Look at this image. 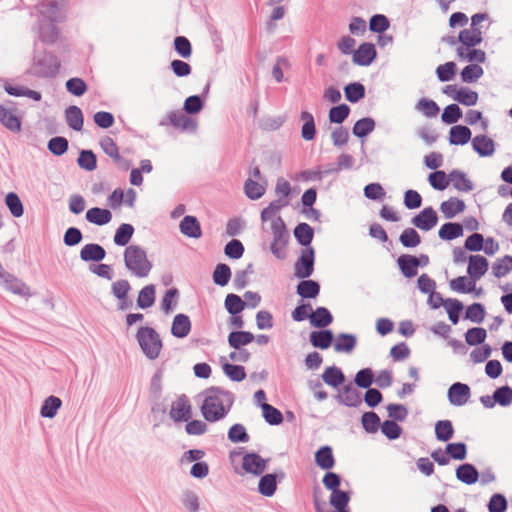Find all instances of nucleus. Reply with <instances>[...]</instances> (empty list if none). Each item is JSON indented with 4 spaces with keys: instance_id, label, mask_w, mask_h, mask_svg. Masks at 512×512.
I'll return each mask as SVG.
<instances>
[{
    "instance_id": "nucleus-1",
    "label": "nucleus",
    "mask_w": 512,
    "mask_h": 512,
    "mask_svg": "<svg viewBox=\"0 0 512 512\" xmlns=\"http://www.w3.org/2000/svg\"><path fill=\"white\" fill-rule=\"evenodd\" d=\"M487 20L486 14H475L471 18V24L468 28L461 30L458 34L459 46L456 53L459 59L468 62L485 63L486 52L482 49H477L483 40L480 24Z\"/></svg>"
},
{
    "instance_id": "nucleus-2",
    "label": "nucleus",
    "mask_w": 512,
    "mask_h": 512,
    "mask_svg": "<svg viewBox=\"0 0 512 512\" xmlns=\"http://www.w3.org/2000/svg\"><path fill=\"white\" fill-rule=\"evenodd\" d=\"M233 404V396L230 392L212 388L206 391L201 407L204 418L214 422L223 418Z\"/></svg>"
},
{
    "instance_id": "nucleus-3",
    "label": "nucleus",
    "mask_w": 512,
    "mask_h": 512,
    "mask_svg": "<svg viewBox=\"0 0 512 512\" xmlns=\"http://www.w3.org/2000/svg\"><path fill=\"white\" fill-rule=\"evenodd\" d=\"M127 268L137 277H147L152 269V263L146 252L136 245H130L124 253Z\"/></svg>"
},
{
    "instance_id": "nucleus-4",
    "label": "nucleus",
    "mask_w": 512,
    "mask_h": 512,
    "mask_svg": "<svg viewBox=\"0 0 512 512\" xmlns=\"http://www.w3.org/2000/svg\"><path fill=\"white\" fill-rule=\"evenodd\" d=\"M137 339L148 358L155 359L159 356L162 343L158 334L152 328L142 327L139 329Z\"/></svg>"
},
{
    "instance_id": "nucleus-5",
    "label": "nucleus",
    "mask_w": 512,
    "mask_h": 512,
    "mask_svg": "<svg viewBox=\"0 0 512 512\" xmlns=\"http://www.w3.org/2000/svg\"><path fill=\"white\" fill-rule=\"evenodd\" d=\"M442 92L453 101L464 106H474L478 102V93L466 86L458 84L446 85Z\"/></svg>"
},
{
    "instance_id": "nucleus-6",
    "label": "nucleus",
    "mask_w": 512,
    "mask_h": 512,
    "mask_svg": "<svg viewBox=\"0 0 512 512\" xmlns=\"http://www.w3.org/2000/svg\"><path fill=\"white\" fill-rule=\"evenodd\" d=\"M450 289L458 294H471L480 297L483 294V288L477 286V281L469 276H458L449 281Z\"/></svg>"
},
{
    "instance_id": "nucleus-7",
    "label": "nucleus",
    "mask_w": 512,
    "mask_h": 512,
    "mask_svg": "<svg viewBox=\"0 0 512 512\" xmlns=\"http://www.w3.org/2000/svg\"><path fill=\"white\" fill-rule=\"evenodd\" d=\"M428 262L429 258L426 255L420 257L402 255L397 260L401 272L408 278L417 275L419 266H426Z\"/></svg>"
},
{
    "instance_id": "nucleus-8",
    "label": "nucleus",
    "mask_w": 512,
    "mask_h": 512,
    "mask_svg": "<svg viewBox=\"0 0 512 512\" xmlns=\"http://www.w3.org/2000/svg\"><path fill=\"white\" fill-rule=\"evenodd\" d=\"M314 271V251L307 248L302 251L294 266V273L297 278H308Z\"/></svg>"
},
{
    "instance_id": "nucleus-9",
    "label": "nucleus",
    "mask_w": 512,
    "mask_h": 512,
    "mask_svg": "<svg viewBox=\"0 0 512 512\" xmlns=\"http://www.w3.org/2000/svg\"><path fill=\"white\" fill-rule=\"evenodd\" d=\"M192 414V407L185 396L177 397L171 405L170 416L177 422L187 421Z\"/></svg>"
},
{
    "instance_id": "nucleus-10",
    "label": "nucleus",
    "mask_w": 512,
    "mask_h": 512,
    "mask_svg": "<svg viewBox=\"0 0 512 512\" xmlns=\"http://www.w3.org/2000/svg\"><path fill=\"white\" fill-rule=\"evenodd\" d=\"M412 223L420 230L429 231L438 223L437 212L432 207H426L412 219Z\"/></svg>"
},
{
    "instance_id": "nucleus-11",
    "label": "nucleus",
    "mask_w": 512,
    "mask_h": 512,
    "mask_svg": "<svg viewBox=\"0 0 512 512\" xmlns=\"http://www.w3.org/2000/svg\"><path fill=\"white\" fill-rule=\"evenodd\" d=\"M488 260L479 254L470 255L468 257L467 274L476 281L480 280L488 271Z\"/></svg>"
},
{
    "instance_id": "nucleus-12",
    "label": "nucleus",
    "mask_w": 512,
    "mask_h": 512,
    "mask_svg": "<svg viewBox=\"0 0 512 512\" xmlns=\"http://www.w3.org/2000/svg\"><path fill=\"white\" fill-rule=\"evenodd\" d=\"M466 209L465 201L459 197L452 196L440 204V211L447 219L456 217Z\"/></svg>"
},
{
    "instance_id": "nucleus-13",
    "label": "nucleus",
    "mask_w": 512,
    "mask_h": 512,
    "mask_svg": "<svg viewBox=\"0 0 512 512\" xmlns=\"http://www.w3.org/2000/svg\"><path fill=\"white\" fill-rule=\"evenodd\" d=\"M376 55V48L373 44L363 43L354 51L353 61L357 65L368 66L376 58Z\"/></svg>"
},
{
    "instance_id": "nucleus-14",
    "label": "nucleus",
    "mask_w": 512,
    "mask_h": 512,
    "mask_svg": "<svg viewBox=\"0 0 512 512\" xmlns=\"http://www.w3.org/2000/svg\"><path fill=\"white\" fill-rule=\"evenodd\" d=\"M449 401L455 406L466 404L470 398V388L463 383H454L448 390Z\"/></svg>"
},
{
    "instance_id": "nucleus-15",
    "label": "nucleus",
    "mask_w": 512,
    "mask_h": 512,
    "mask_svg": "<svg viewBox=\"0 0 512 512\" xmlns=\"http://www.w3.org/2000/svg\"><path fill=\"white\" fill-rule=\"evenodd\" d=\"M286 205L285 202L277 201L275 203H271L267 208H265L262 211L261 217L263 221L273 220V225L275 228V234L281 235L282 231L284 230V223L281 220V218H275L278 211Z\"/></svg>"
},
{
    "instance_id": "nucleus-16",
    "label": "nucleus",
    "mask_w": 512,
    "mask_h": 512,
    "mask_svg": "<svg viewBox=\"0 0 512 512\" xmlns=\"http://www.w3.org/2000/svg\"><path fill=\"white\" fill-rule=\"evenodd\" d=\"M85 217L88 222L103 226L111 222L112 213L106 208L92 207L87 210Z\"/></svg>"
},
{
    "instance_id": "nucleus-17",
    "label": "nucleus",
    "mask_w": 512,
    "mask_h": 512,
    "mask_svg": "<svg viewBox=\"0 0 512 512\" xmlns=\"http://www.w3.org/2000/svg\"><path fill=\"white\" fill-rule=\"evenodd\" d=\"M472 136L471 130L464 125H454L449 130V142L452 145H465Z\"/></svg>"
},
{
    "instance_id": "nucleus-18",
    "label": "nucleus",
    "mask_w": 512,
    "mask_h": 512,
    "mask_svg": "<svg viewBox=\"0 0 512 512\" xmlns=\"http://www.w3.org/2000/svg\"><path fill=\"white\" fill-rule=\"evenodd\" d=\"M444 310L447 313L448 319L453 325L458 324L460 316L464 310L463 303L457 298H446Z\"/></svg>"
},
{
    "instance_id": "nucleus-19",
    "label": "nucleus",
    "mask_w": 512,
    "mask_h": 512,
    "mask_svg": "<svg viewBox=\"0 0 512 512\" xmlns=\"http://www.w3.org/2000/svg\"><path fill=\"white\" fill-rule=\"evenodd\" d=\"M464 234L463 226L460 223L456 222H448L443 224L439 231L438 235L442 240L451 241L462 237Z\"/></svg>"
},
{
    "instance_id": "nucleus-20",
    "label": "nucleus",
    "mask_w": 512,
    "mask_h": 512,
    "mask_svg": "<svg viewBox=\"0 0 512 512\" xmlns=\"http://www.w3.org/2000/svg\"><path fill=\"white\" fill-rule=\"evenodd\" d=\"M450 183L460 192H469L473 189L472 181L465 173L459 170H452L450 172Z\"/></svg>"
},
{
    "instance_id": "nucleus-21",
    "label": "nucleus",
    "mask_w": 512,
    "mask_h": 512,
    "mask_svg": "<svg viewBox=\"0 0 512 512\" xmlns=\"http://www.w3.org/2000/svg\"><path fill=\"white\" fill-rule=\"evenodd\" d=\"M315 461L317 465L324 470L333 468L335 458L332 449L328 446L321 447L315 454Z\"/></svg>"
},
{
    "instance_id": "nucleus-22",
    "label": "nucleus",
    "mask_w": 512,
    "mask_h": 512,
    "mask_svg": "<svg viewBox=\"0 0 512 512\" xmlns=\"http://www.w3.org/2000/svg\"><path fill=\"white\" fill-rule=\"evenodd\" d=\"M243 468L245 471L259 474L264 471L266 467L265 461L256 454H248L243 458Z\"/></svg>"
},
{
    "instance_id": "nucleus-23",
    "label": "nucleus",
    "mask_w": 512,
    "mask_h": 512,
    "mask_svg": "<svg viewBox=\"0 0 512 512\" xmlns=\"http://www.w3.org/2000/svg\"><path fill=\"white\" fill-rule=\"evenodd\" d=\"M483 74V68L480 65L471 62L461 70L460 77L464 83H473L479 80Z\"/></svg>"
},
{
    "instance_id": "nucleus-24",
    "label": "nucleus",
    "mask_w": 512,
    "mask_h": 512,
    "mask_svg": "<svg viewBox=\"0 0 512 512\" xmlns=\"http://www.w3.org/2000/svg\"><path fill=\"white\" fill-rule=\"evenodd\" d=\"M472 145L474 150L481 156H490L494 152V142L487 136H476Z\"/></svg>"
},
{
    "instance_id": "nucleus-25",
    "label": "nucleus",
    "mask_w": 512,
    "mask_h": 512,
    "mask_svg": "<svg viewBox=\"0 0 512 512\" xmlns=\"http://www.w3.org/2000/svg\"><path fill=\"white\" fill-rule=\"evenodd\" d=\"M428 181L430 185L439 191H443L450 185V173L443 170H436L429 174Z\"/></svg>"
},
{
    "instance_id": "nucleus-26",
    "label": "nucleus",
    "mask_w": 512,
    "mask_h": 512,
    "mask_svg": "<svg viewBox=\"0 0 512 512\" xmlns=\"http://www.w3.org/2000/svg\"><path fill=\"white\" fill-rule=\"evenodd\" d=\"M181 232L189 237L201 236V228L198 220L192 216H186L180 223Z\"/></svg>"
},
{
    "instance_id": "nucleus-27",
    "label": "nucleus",
    "mask_w": 512,
    "mask_h": 512,
    "mask_svg": "<svg viewBox=\"0 0 512 512\" xmlns=\"http://www.w3.org/2000/svg\"><path fill=\"white\" fill-rule=\"evenodd\" d=\"M333 317L324 307L317 308L311 312L310 322L314 327H326L331 324Z\"/></svg>"
},
{
    "instance_id": "nucleus-28",
    "label": "nucleus",
    "mask_w": 512,
    "mask_h": 512,
    "mask_svg": "<svg viewBox=\"0 0 512 512\" xmlns=\"http://www.w3.org/2000/svg\"><path fill=\"white\" fill-rule=\"evenodd\" d=\"M320 292V285L313 280H303L297 286V293L302 298H316Z\"/></svg>"
},
{
    "instance_id": "nucleus-29",
    "label": "nucleus",
    "mask_w": 512,
    "mask_h": 512,
    "mask_svg": "<svg viewBox=\"0 0 512 512\" xmlns=\"http://www.w3.org/2000/svg\"><path fill=\"white\" fill-rule=\"evenodd\" d=\"M486 317V309L481 303H472L465 309V318L473 323H482Z\"/></svg>"
},
{
    "instance_id": "nucleus-30",
    "label": "nucleus",
    "mask_w": 512,
    "mask_h": 512,
    "mask_svg": "<svg viewBox=\"0 0 512 512\" xmlns=\"http://www.w3.org/2000/svg\"><path fill=\"white\" fill-rule=\"evenodd\" d=\"M191 330V323L187 316L177 315L172 324V333L176 337L182 338L189 334Z\"/></svg>"
},
{
    "instance_id": "nucleus-31",
    "label": "nucleus",
    "mask_w": 512,
    "mask_h": 512,
    "mask_svg": "<svg viewBox=\"0 0 512 512\" xmlns=\"http://www.w3.org/2000/svg\"><path fill=\"white\" fill-rule=\"evenodd\" d=\"M333 340V334L328 330L314 331L310 335V341L316 348L327 349Z\"/></svg>"
},
{
    "instance_id": "nucleus-32",
    "label": "nucleus",
    "mask_w": 512,
    "mask_h": 512,
    "mask_svg": "<svg viewBox=\"0 0 512 512\" xmlns=\"http://www.w3.org/2000/svg\"><path fill=\"white\" fill-rule=\"evenodd\" d=\"M254 340V335L247 331H236L230 333L228 342L231 347L239 349L242 346L248 345Z\"/></svg>"
},
{
    "instance_id": "nucleus-33",
    "label": "nucleus",
    "mask_w": 512,
    "mask_h": 512,
    "mask_svg": "<svg viewBox=\"0 0 512 512\" xmlns=\"http://www.w3.org/2000/svg\"><path fill=\"white\" fill-rule=\"evenodd\" d=\"M456 476L460 481L466 484H474L477 482L479 474L474 466L471 464H464L457 469Z\"/></svg>"
},
{
    "instance_id": "nucleus-34",
    "label": "nucleus",
    "mask_w": 512,
    "mask_h": 512,
    "mask_svg": "<svg viewBox=\"0 0 512 512\" xmlns=\"http://www.w3.org/2000/svg\"><path fill=\"white\" fill-rule=\"evenodd\" d=\"M105 256L104 249L97 244L85 245L81 250V258L86 261H99Z\"/></svg>"
},
{
    "instance_id": "nucleus-35",
    "label": "nucleus",
    "mask_w": 512,
    "mask_h": 512,
    "mask_svg": "<svg viewBox=\"0 0 512 512\" xmlns=\"http://www.w3.org/2000/svg\"><path fill=\"white\" fill-rule=\"evenodd\" d=\"M65 116H66V121H67L68 125L72 129L77 130V131H80L82 129L83 115H82V111L78 107H76V106L69 107L66 110Z\"/></svg>"
},
{
    "instance_id": "nucleus-36",
    "label": "nucleus",
    "mask_w": 512,
    "mask_h": 512,
    "mask_svg": "<svg viewBox=\"0 0 512 512\" xmlns=\"http://www.w3.org/2000/svg\"><path fill=\"white\" fill-rule=\"evenodd\" d=\"M457 72V65L453 61L441 64L436 69V75L441 82H448L454 79Z\"/></svg>"
},
{
    "instance_id": "nucleus-37",
    "label": "nucleus",
    "mask_w": 512,
    "mask_h": 512,
    "mask_svg": "<svg viewBox=\"0 0 512 512\" xmlns=\"http://www.w3.org/2000/svg\"><path fill=\"white\" fill-rule=\"evenodd\" d=\"M322 378L327 385H330L333 387H337V386L341 385L345 380V377H344L342 371L336 367L327 368L324 371Z\"/></svg>"
},
{
    "instance_id": "nucleus-38",
    "label": "nucleus",
    "mask_w": 512,
    "mask_h": 512,
    "mask_svg": "<svg viewBox=\"0 0 512 512\" xmlns=\"http://www.w3.org/2000/svg\"><path fill=\"white\" fill-rule=\"evenodd\" d=\"M487 338V332L484 328L473 327L465 333V341L470 346L482 344Z\"/></svg>"
},
{
    "instance_id": "nucleus-39",
    "label": "nucleus",
    "mask_w": 512,
    "mask_h": 512,
    "mask_svg": "<svg viewBox=\"0 0 512 512\" xmlns=\"http://www.w3.org/2000/svg\"><path fill=\"white\" fill-rule=\"evenodd\" d=\"M416 109L426 117H436L439 113V106L433 100L422 98L416 104Z\"/></svg>"
},
{
    "instance_id": "nucleus-40",
    "label": "nucleus",
    "mask_w": 512,
    "mask_h": 512,
    "mask_svg": "<svg viewBox=\"0 0 512 512\" xmlns=\"http://www.w3.org/2000/svg\"><path fill=\"white\" fill-rule=\"evenodd\" d=\"M339 400L341 403L351 407L361 403V397L358 391L352 387L343 389L339 394Z\"/></svg>"
},
{
    "instance_id": "nucleus-41",
    "label": "nucleus",
    "mask_w": 512,
    "mask_h": 512,
    "mask_svg": "<svg viewBox=\"0 0 512 512\" xmlns=\"http://www.w3.org/2000/svg\"><path fill=\"white\" fill-rule=\"evenodd\" d=\"M0 121L4 126L12 131H18L21 126L18 117L13 112L5 108L0 109Z\"/></svg>"
},
{
    "instance_id": "nucleus-42",
    "label": "nucleus",
    "mask_w": 512,
    "mask_h": 512,
    "mask_svg": "<svg viewBox=\"0 0 512 512\" xmlns=\"http://www.w3.org/2000/svg\"><path fill=\"white\" fill-rule=\"evenodd\" d=\"M462 117V110L457 104H450L444 108L441 119L445 124H454Z\"/></svg>"
},
{
    "instance_id": "nucleus-43",
    "label": "nucleus",
    "mask_w": 512,
    "mask_h": 512,
    "mask_svg": "<svg viewBox=\"0 0 512 512\" xmlns=\"http://www.w3.org/2000/svg\"><path fill=\"white\" fill-rule=\"evenodd\" d=\"M225 308L229 313L236 315L245 308L243 299L236 294H228L225 299Z\"/></svg>"
},
{
    "instance_id": "nucleus-44",
    "label": "nucleus",
    "mask_w": 512,
    "mask_h": 512,
    "mask_svg": "<svg viewBox=\"0 0 512 512\" xmlns=\"http://www.w3.org/2000/svg\"><path fill=\"white\" fill-rule=\"evenodd\" d=\"M294 235L302 245H309L313 239V229L306 223L299 224L295 230Z\"/></svg>"
},
{
    "instance_id": "nucleus-45",
    "label": "nucleus",
    "mask_w": 512,
    "mask_h": 512,
    "mask_svg": "<svg viewBox=\"0 0 512 512\" xmlns=\"http://www.w3.org/2000/svg\"><path fill=\"white\" fill-rule=\"evenodd\" d=\"M78 165L88 171H93L97 167V159L95 154L90 150H83L80 152L78 158Z\"/></svg>"
},
{
    "instance_id": "nucleus-46",
    "label": "nucleus",
    "mask_w": 512,
    "mask_h": 512,
    "mask_svg": "<svg viewBox=\"0 0 512 512\" xmlns=\"http://www.w3.org/2000/svg\"><path fill=\"white\" fill-rule=\"evenodd\" d=\"M436 437L441 441H448L452 438L454 429L448 420L439 421L435 426Z\"/></svg>"
},
{
    "instance_id": "nucleus-47",
    "label": "nucleus",
    "mask_w": 512,
    "mask_h": 512,
    "mask_svg": "<svg viewBox=\"0 0 512 512\" xmlns=\"http://www.w3.org/2000/svg\"><path fill=\"white\" fill-rule=\"evenodd\" d=\"M362 425L368 433H375L380 427V418L374 412H366L362 415Z\"/></svg>"
},
{
    "instance_id": "nucleus-48",
    "label": "nucleus",
    "mask_w": 512,
    "mask_h": 512,
    "mask_svg": "<svg viewBox=\"0 0 512 512\" xmlns=\"http://www.w3.org/2000/svg\"><path fill=\"white\" fill-rule=\"evenodd\" d=\"M134 229L130 224H122L115 233L114 241L117 245L124 246L126 245L132 235H133Z\"/></svg>"
},
{
    "instance_id": "nucleus-49",
    "label": "nucleus",
    "mask_w": 512,
    "mask_h": 512,
    "mask_svg": "<svg viewBox=\"0 0 512 512\" xmlns=\"http://www.w3.org/2000/svg\"><path fill=\"white\" fill-rule=\"evenodd\" d=\"M231 278V270L226 264H218L213 273V280L220 286H225Z\"/></svg>"
},
{
    "instance_id": "nucleus-50",
    "label": "nucleus",
    "mask_w": 512,
    "mask_h": 512,
    "mask_svg": "<svg viewBox=\"0 0 512 512\" xmlns=\"http://www.w3.org/2000/svg\"><path fill=\"white\" fill-rule=\"evenodd\" d=\"M155 300V288L152 285L145 286L138 295V305L141 308L150 307Z\"/></svg>"
},
{
    "instance_id": "nucleus-51",
    "label": "nucleus",
    "mask_w": 512,
    "mask_h": 512,
    "mask_svg": "<svg viewBox=\"0 0 512 512\" xmlns=\"http://www.w3.org/2000/svg\"><path fill=\"white\" fill-rule=\"evenodd\" d=\"M276 486V477L272 474H267L260 479L259 491L265 496H271L275 492Z\"/></svg>"
},
{
    "instance_id": "nucleus-52",
    "label": "nucleus",
    "mask_w": 512,
    "mask_h": 512,
    "mask_svg": "<svg viewBox=\"0 0 512 512\" xmlns=\"http://www.w3.org/2000/svg\"><path fill=\"white\" fill-rule=\"evenodd\" d=\"M349 500L348 492L340 489L333 491L330 496V503L337 510L346 509Z\"/></svg>"
},
{
    "instance_id": "nucleus-53",
    "label": "nucleus",
    "mask_w": 512,
    "mask_h": 512,
    "mask_svg": "<svg viewBox=\"0 0 512 512\" xmlns=\"http://www.w3.org/2000/svg\"><path fill=\"white\" fill-rule=\"evenodd\" d=\"M400 242L405 247H416L420 244L421 238L415 229L407 228L400 235Z\"/></svg>"
},
{
    "instance_id": "nucleus-54",
    "label": "nucleus",
    "mask_w": 512,
    "mask_h": 512,
    "mask_svg": "<svg viewBox=\"0 0 512 512\" xmlns=\"http://www.w3.org/2000/svg\"><path fill=\"white\" fill-rule=\"evenodd\" d=\"M365 95L364 86L360 83H351L345 87V96L350 102H357Z\"/></svg>"
},
{
    "instance_id": "nucleus-55",
    "label": "nucleus",
    "mask_w": 512,
    "mask_h": 512,
    "mask_svg": "<svg viewBox=\"0 0 512 512\" xmlns=\"http://www.w3.org/2000/svg\"><path fill=\"white\" fill-rule=\"evenodd\" d=\"M264 419L271 425H279L283 421L282 413L271 405H264L262 408Z\"/></svg>"
},
{
    "instance_id": "nucleus-56",
    "label": "nucleus",
    "mask_w": 512,
    "mask_h": 512,
    "mask_svg": "<svg viewBox=\"0 0 512 512\" xmlns=\"http://www.w3.org/2000/svg\"><path fill=\"white\" fill-rule=\"evenodd\" d=\"M494 402L501 406H508L512 403V388L509 386H502L494 391Z\"/></svg>"
},
{
    "instance_id": "nucleus-57",
    "label": "nucleus",
    "mask_w": 512,
    "mask_h": 512,
    "mask_svg": "<svg viewBox=\"0 0 512 512\" xmlns=\"http://www.w3.org/2000/svg\"><path fill=\"white\" fill-rule=\"evenodd\" d=\"M301 119L304 122L302 127V136L306 140H311L315 135V124L313 116L308 112L301 114Z\"/></svg>"
},
{
    "instance_id": "nucleus-58",
    "label": "nucleus",
    "mask_w": 512,
    "mask_h": 512,
    "mask_svg": "<svg viewBox=\"0 0 512 512\" xmlns=\"http://www.w3.org/2000/svg\"><path fill=\"white\" fill-rule=\"evenodd\" d=\"M222 368L224 373L233 381H242L246 377V372L243 366L224 363Z\"/></svg>"
},
{
    "instance_id": "nucleus-59",
    "label": "nucleus",
    "mask_w": 512,
    "mask_h": 512,
    "mask_svg": "<svg viewBox=\"0 0 512 512\" xmlns=\"http://www.w3.org/2000/svg\"><path fill=\"white\" fill-rule=\"evenodd\" d=\"M375 123L371 118H363L356 122L353 133L358 137H364L373 131Z\"/></svg>"
},
{
    "instance_id": "nucleus-60",
    "label": "nucleus",
    "mask_w": 512,
    "mask_h": 512,
    "mask_svg": "<svg viewBox=\"0 0 512 512\" xmlns=\"http://www.w3.org/2000/svg\"><path fill=\"white\" fill-rule=\"evenodd\" d=\"M61 406V400L57 397L50 396L46 399L44 402L42 408H41V415L43 417H53L57 410Z\"/></svg>"
},
{
    "instance_id": "nucleus-61",
    "label": "nucleus",
    "mask_w": 512,
    "mask_h": 512,
    "mask_svg": "<svg viewBox=\"0 0 512 512\" xmlns=\"http://www.w3.org/2000/svg\"><path fill=\"white\" fill-rule=\"evenodd\" d=\"M464 247L468 251L478 252L484 248V237L480 233H473L465 240Z\"/></svg>"
},
{
    "instance_id": "nucleus-62",
    "label": "nucleus",
    "mask_w": 512,
    "mask_h": 512,
    "mask_svg": "<svg viewBox=\"0 0 512 512\" xmlns=\"http://www.w3.org/2000/svg\"><path fill=\"white\" fill-rule=\"evenodd\" d=\"M5 202L13 216H22L23 206L19 197L15 193H8Z\"/></svg>"
},
{
    "instance_id": "nucleus-63",
    "label": "nucleus",
    "mask_w": 512,
    "mask_h": 512,
    "mask_svg": "<svg viewBox=\"0 0 512 512\" xmlns=\"http://www.w3.org/2000/svg\"><path fill=\"white\" fill-rule=\"evenodd\" d=\"M349 112V107L345 104H341L330 110L329 119L333 123H342L348 117Z\"/></svg>"
},
{
    "instance_id": "nucleus-64",
    "label": "nucleus",
    "mask_w": 512,
    "mask_h": 512,
    "mask_svg": "<svg viewBox=\"0 0 512 512\" xmlns=\"http://www.w3.org/2000/svg\"><path fill=\"white\" fill-rule=\"evenodd\" d=\"M103 151L115 160H120V154L117 144L110 137H105L100 142Z\"/></svg>"
}]
</instances>
